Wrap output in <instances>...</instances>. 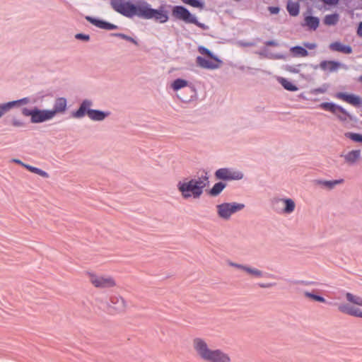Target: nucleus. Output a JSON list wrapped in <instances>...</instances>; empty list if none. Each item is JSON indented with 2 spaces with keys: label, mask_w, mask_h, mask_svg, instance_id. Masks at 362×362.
<instances>
[{
  "label": "nucleus",
  "mask_w": 362,
  "mask_h": 362,
  "mask_svg": "<svg viewBox=\"0 0 362 362\" xmlns=\"http://www.w3.org/2000/svg\"><path fill=\"white\" fill-rule=\"evenodd\" d=\"M110 5L114 11L127 18L137 16L144 19H154L160 23H166L169 18L168 12L163 7L152 8L151 4L145 1L134 4L129 0H111Z\"/></svg>",
  "instance_id": "nucleus-1"
},
{
  "label": "nucleus",
  "mask_w": 362,
  "mask_h": 362,
  "mask_svg": "<svg viewBox=\"0 0 362 362\" xmlns=\"http://www.w3.org/2000/svg\"><path fill=\"white\" fill-rule=\"evenodd\" d=\"M192 346L195 355L204 362H231L228 353L220 349H211L204 338L194 337Z\"/></svg>",
  "instance_id": "nucleus-2"
},
{
  "label": "nucleus",
  "mask_w": 362,
  "mask_h": 362,
  "mask_svg": "<svg viewBox=\"0 0 362 362\" xmlns=\"http://www.w3.org/2000/svg\"><path fill=\"white\" fill-rule=\"evenodd\" d=\"M208 180L209 177L206 174L194 178L186 177L177 182V189L183 199L193 198L197 199L203 194L204 189L209 183Z\"/></svg>",
  "instance_id": "nucleus-3"
},
{
  "label": "nucleus",
  "mask_w": 362,
  "mask_h": 362,
  "mask_svg": "<svg viewBox=\"0 0 362 362\" xmlns=\"http://www.w3.org/2000/svg\"><path fill=\"white\" fill-rule=\"evenodd\" d=\"M85 275L89 283L96 289H112L117 286L115 278L110 274H99L93 271H87Z\"/></svg>",
  "instance_id": "nucleus-4"
},
{
  "label": "nucleus",
  "mask_w": 362,
  "mask_h": 362,
  "mask_svg": "<svg viewBox=\"0 0 362 362\" xmlns=\"http://www.w3.org/2000/svg\"><path fill=\"white\" fill-rule=\"evenodd\" d=\"M345 297L349 303L338 304V310L344 314L362 318V298L349 292L345 293Z\"/></svg>",
  "instance_id": "nucleus-5"
},
{
  "label": "nucleus",
  "mask_w": 362,
  "mask_h": 362,
  "mask_svg": "<svg viewBox=\"0 0 362 362\" xmlns=\"http://www.w3.org/2000/svg\"><path fill=\"white\" fill-rule=\"evenodd\" d=\"M198 51L200 54L207 57V59L200 56L197 57L196 62L199 66L206 69L214 70L218 69L221 66L222 61L207 48L199 46Z\"/></svg>",
  "instance_id": "nucleus-6"
},
{
  "label": "nucleus",
  "mask_w": 362,
  "mask_h": 362,
  "mask_svg": "<svg viewBox=\"0 0 362 362\" xmlns=\"http://www.w3.org/2000/svg\"><path fill=\"white\" fill-rule=\"evenodd\" d=\"M92 105V103L89 100H84L78 110L73 113V116L76 118L83 117L85 115H87L90 119L95 121L103 120L107 116V113L102 112L100 110H95L90 109Z\"/></svg>",
  "instance_id": "nucleus-7"
},
{
  "label": "nucleus",
  "mask_w": 362,
  "mask_h": 362,
  "mask_svg": "<svg viewBox=\"0 0 362 362\" xmlns=\"http://www.w3.org/2000/svg\"><path fill=\"white\" fill-rule=\"evenodd\" d=\"M173 16L187 23H192L202 28V30H209V26L204 23H199L197 18L191 14V13L185 7L176 6L173 8Z\"/></svg>",
  "instance_id": "nucleus-8"
},
{
  "label": "nucleus",
  "mask_w": 362,
  "mask_h": 362,
  "mask_svg": "<svg viewBox=\"0 0 362 362\" xmlns=\"http://www.w3.org/2000/svg\"><path fill=\"white\" fill-rule=\"evenodd\" d=\"M22 113L25 116L30 117L33 123L43 122L54 117V113L48 110H41L37 108L33 110L24 108L22 110Z\"/></svg>",
  "instance_id": "nucleus-9"
},
{
  "label": "nucleus",
  "mask_w": 362,
  "mask_h": 362,
  "mask_svg": "<svg viewBox=\"0 0 362 362\" xmlns=\"http://www.w3.org/2000/svg\"><path fill=\"white\" fill-rule=\"evenodd\" d=\"M320 107L332 112L341 122H346L351 119L350 114L345 109L333 103H322L320 105Z\"/></svg>",
  "instance_id": "nucleus-10"
},
{
  "label": "nucleus",
  "mask_w": 362,
  "mask_h": 362,
  "mask_svg": "<svg viewBox=\"0 0 362 362\" xmlns=\"http://www.w3.org/2000/svg\"><path fill=\"white\" fill-rule=\"evenodd\" d=\"M244 207L243 204L224 203L217 206V211L220 217L228 219L233 214L242 210Z\"/></svg>",
  "instance_id": "nucleus-11"
},
{
  "label": "nucleus",
  "mask_w": 362,
  "mask_h": 362,
  "mask_svg": "<svg viewBox=\"0 0 362 362\" xmlns=\"http://www.w3.org/2000/svg\"><path fill=\"white\" fill-rule=\"evenodd\" d=\"M127 308L126 300L119 296H112L108 304V309L111 313L116 314L124 312Z\"/></svg>",
  "instance_id": "nucleus-12"
},
{
  "label": "nucleus",
  "mask_w": 362,
  "mask_h": 362,
  "mask_svg": "<svg viewBox=\"0 0 362 362\" xmlns=\"http://www.w3.org/2000/svg\"><path fill=\"white\" fill-rule=\"evenodd\" d=\"M334 97L354 107L362 105L361 98L354 94L339 92L334 95Z\"/></svg>",
  "instance_id": "nucleus-13"
},
{
  "label": "nucleus",
  "mask_w": 362,
  "mask_h": 362,
  "mask_svg": "<svg viewBox=\"0 0 362 362\" xmlns=\"http://www.w3.org/2000/svg\"><path fill=\"white\" fill-rule=\"evenodd\" d=\"M216 176L221 180H240L243 174L239 171H232L227 168H221L216 172Z\"/></svg>",
  "instance_id": "nucleus-14"
},
{
  "label": "nucleus",
  "mask_w": 362,
  "mask_h": 362,
  "mask_svg": "<svg viewBox=\"0 0 362 362\" xmlns=\"http://www.w3.org/2000/svg\"><path fill=\"white\" fill-rule=\"evenodd\" d=\"M86 20L88 21H89L90 23H91L93 25H95L96 27L102 28V29L110 30H115L117 28V25H115L114 24H112V23L101 21V20L95 19V18H93L90 16H87Z\"/></svg>",
  "instance_id": "nucleus-15"
},
{
  "label": "nucleus",
  "mask_w": 362,
  "mask_h": 362,
  "mask_svg": "<svg viewBox=\"0 0 362 362\" xmlns=\"http://www.w3.org/2000/svg\"><path fill=\"white\" fill-rule=\"evenodd\" d=\"M281 202L284 204L282 212L285 214H291L295 210L296 204L291 199H276L274 201V205Z\"/></svg>",
  "instance_id": "nucleus-16"
},
{
  "label": "nucleus",
  "mask_w": 362,
  "mask_h": 362,
  "mask_svg": "<svg viewBox=\"0 0 362 362\" xmlns=\"http://www.w3.org/2000/svg\"><path fill=\"white\" fill-rule=\"evenodd\" d=\"M341 64L339 62L335 61H322L320 64V67L324 70L329 72H334L337 71Z\"/></svg>",
  "instance_id": "nucleus-17"
},
{
  "label": "nucleus",
  "mask_w": 362,
  "mask_h": 362,
  "mask_svg": "<svg viewBox=\"0 0 362 362\" xmlns=\"http://www.w3.org/2000/svg\"><path fill=\"white\" fill-rule=\"evenodd\" d=\"M66 109V100L64 98H59L55 100L53 110L51 112L54 113V117L57 113H62Z\"/></svg>",
  "instance_id": "nucleus-18"
},
{
  "label": "nucleus",
  "mask_w": 362,
  "mask_h": 362,
  "mask_svg": "<svg viewBox=\"0 0 362 362\" xmlns=\"http://www.w3.org/2000/svg\"><path fill=\"white\" fill-rule=\"evenodd\" d=\"M329 48L333 51L339 52L344 54H351L352 52V49L350 46L344 45L339 42L332 43L329 45Z\"/></svg>",
  "instance_id": "nucleus-19"
},
{
  "label": "nucleus",
  "mask_w": 362,
  "mask_h": 362,
  "mask_svg": "<svg viewBox=\"0 0 362 362\" xmlns=\"http://www.w3.org/2000/svg\"><path fill=\"white\" fill-rule=\"evenodd\" d=\"M361 158L360 150H353L347 153L344 156L345 161L348 163L353 164L358 160Z\"/></svg>",
  "instance_id": "nucleus-20"
},
{
  "label": "nucleus",
  "mask_w": 362,
  "mask_h": 362,
  "mask_svg": "<svg viewBox=\"0 0 362 362\" xmlns=\"http://www.w3.org/2000/svg\"><path fill=\"white\" fill-rule=\"evenodd\" d=\"M290 51L295 57H305L308 55V51L300 46L293 47L291 48Z\"/></svg>",
  "instance_id": "nucleus-21"
},
{
  "label": "nucleus",
  "mask_w": 362,
  "mask_h": 362,
  "mask_svg": "<svg viewBox=\"0 0 362 362\" xmlns=\"http://www.w3.org/2000/svg\"><path fill=\"white\" fill-rule=\"evenodd\" d=\"M187 86L188 81L182 78H177L171 84V87L175 91H177L178 90L183 88Z\"/></svg>",
  "instance_id": "nucleus-22"
},
{
  "label": "nucleus",
  "mask_w": 362,
  "mask_h": 362,
  "mask_svg": "<svg viewBox=\"0 0 362 362\" xmlns=\"http://www.w3.org/2000/svg\"><path fill=\"white\" fill-rule=\"evenodd\" d=\"M278 81L281 86L288 90L296 91L298 90V88L286 78H279Z\"/></svg>",
  "instance_id": "nucleus-23"
},
{
  "label": "nucleus",
  "mask_w": 362,
  "mask_h": 362,
  "mask_svg": "<svg viewBox=\"0 0 362 362\" xmlns=\"http://www.w3.org/2000/svg\"><path fill=\"white\" fill-rule=\"evenodd\" d=\"M305 25L313 30H315L319 25V20L316 17L307 16L305 18Z\"/></svg>",
  "instance_id": "nucleus-24"
},
{
  "label": "nucleus",
  "mask_w": 362,
  "mask_h": 362,
  "mask_svg": "<svg viewBox=\"0 0 362 362\" xmlns=\"http://www.w3.org/2000/svg\"><path fill=\"white\" fill-rule=\"evenodd\" d=\"M287 10L291 16H296L299 13V5L298 3L289 1L287 4Z\"/></svg>",
  "instance_id": "nucleus-25"
},
{
  "label": "nucleus",
  "mask_w": 362,
  "mask_h": 362,
  "mask_svg": "<svg viewBox=\"0 0 362 362\" xmlns=\"http://www.w3.org/2000/svg\"><path fill=\"white\" fill-rule=\"evenodd\" d=\"M245 272L252 277L260 278L263 276V272L261 270L249 266H247Z\"/></svg>",
  "instance_id": "nucleus-26"
},
{
  "label": "nucleus",
  "mask_w": 362,
  "mask_h": 362,
  "mask_svg": "<svg viewBox=\"0 0 362 362\" xmlns=\"http://www.w3.org/2000/svg\"><path fill=\"white\" fill-rule=\"evenodd\" d=\"M23 167L25 168L29 171L34 173L35 174H37L43 177H48V174L42 170L40 168L29 165H23Z\"/></svg>",
  "instance_id": "nucleus-27"
},
{
  "label": "nucleus",
  "mask_w": 362,
  "mask_h": 362,
  "mask_svg": "<svg viewBox=\"0 0 362 362\" xmlns=\"http://www.w3.org/2000/svg\"><path fill=\"white\" fill-rule=\"evenodd\" d=\"M16 105V102H8L0 105V117Z\"/></svg>",
  "instance_id": "nucleus-28"
},
{
  "label": "nucleus",
  "mask_w": 362,
  "mask_h": 362,
  "mask_svg": "<svg viewBox=\"0 0 362 362\" xmlns=\"http://www.w3.org/2000/svg\"><path fill=\"white\" fill-rule=\"evenodd\" d=\"M226 187L222 182L216 183L210 191V194L213 196L218 195Z\"/></svg>",
  "instance_id": "nucleus-29"
},
{
  "label": "nucleus",
  "mask_w": 362,
  "mask_h": 362,
  "mask_svg": "<svg viewBox=\"0 0 362 362\" xmlns=\"http://www.w3.org/2000/svg\"><path fill=\"white\" fill-rule=\"evenodd\" d=\"M343 182H344V180L340 179V180H332V181H318V183L322 185H324L329 189H332L337 185L341 184Z\"/></svg>",
  "instance_id": "nucleus-30"
},
{
  "label": "nucleus",
  "mask_w": 362,
  "mask_h": 362,
  "mask_svg": "<svg viewBox=\"0 0 362 362\" xmlns=\"http://www.w3.org/2000/svg\"><path fill=\"white\" fill-rule=\"evenodd\" d=\"M339 20L338 15L337 14H332V15H327L325 16L324 22L326 25H334L337 23Z\"/></svg>",
  "instance_id": "nucleus-31"
},
{
  "label": "nucleus",
  "mask_w": 362,
  "mask_h": 362,
  "mask_svg": "<svg viewBox=\"0 0 362 362\" xmlns=\"http://www.w3.org/2000/svg\"><path fill=\"white\" fill-rule=\"evenodd\" d=\"M304 295L305 297L308 298H310L313 300H315V301H318V302H320V303H325L326 302V300L322 297V296H317V295H315V294H313V293H311L310 292H305L304 293Z\"/></svg>",
  "instance_id": "nucleus-32"
},
{
  "label": "nucleus",
  "mask_w": 362,
  "mask_h": 362,
  "mask_svg": "<svg viewBox=\"0 0 362 362\" xmlns=\"http://www.w3.org/2000/svg\"><path fill=\"white\" fill-rule=\"evenodd\" d=\"M182 1L194 8H203L204 7V4L199 0H182Z\"/></svg>",
  "instance_id": "nucleus-33"
},
{
  "label": "nucleus",
  "mask_w": 362,
  "mask_h": 362,
  "mask_svg": "<svg viewBox=\"0 0 362 362\" xmlns=\"http://www.w3.org/2000/svg\"><path fill=\"white\" fill-rule=\"evenodd\" d=\"M345 136L356 142H362V135L357 133L348 132Z\"/></svg>",
  "instance_id": "nucleus-34"
},
{
  "label": "nucleus",
  "mask_w": 362,
  "mask_h": 362,
  "mask_svg": "<svg viewBox=\"0 0 362 362\" xmlns=\"http://www.w3.org/2000/svg\"><path fill=\"white\" fill-rule=\"evenodd\" d=\"M228 264H229L230 266L235 267V268H237L238 269H240V270H243L244 272L245 271V269L247 267V265L236 264V263H234V262H229Z\"/></svg>",
  "instance_id": "nucleus-35"
},
{
  "label": "nucleus",
  "mask_w": 362,
  "mask_h": 362,
  "mask_svg": "<svg viewBox=\"0 0 362 362\" xmlns=\"http://www.w3.org/2000/svg\"><path fill=\"white\" fill-rule=\"evenodd\" d=\"M12 124L14 126V127H23V122L19 119H13L12 120Z\"/></svg>",
  "instance_id": "nucleus-36"
},
{
  "label": "nucleus",
  "mask_w": 362,
  "mask_h": 362,
  "mask_svg": "<svg viewBox=\"0 0 362 362\" xmlns=\"http://www.w3.org/2000/svg\"><path fill=\"white\" fill-rule=\"evenodd\" d=\"M303 45L305 46V47H306L309 49H314L317 47L315 43H310V42H304Z\"/></svg>",
  "instance_id": "nucleus-37"
},
{
  "label": "nucleus",
  "mask_w": 362,
  "mask_h": 362,
  "mask_svg": "<svg viewBox=\"0 0 362 362\" xmlns=\"http://www.w3.org/2000/svg\"><path fill=\"white\" fill-rule=\"evenodd\" d=\"M76 38L88 41L89 40V35L79 33L76 35Z\"/></svg>",
  "instance_id": "nucleus-38"
},
{
  "label": "nucleus",
  "mask_w": 362,
  "mask_h": 362,
  "mask_svg": "<svg viewBox=\"0 0 362 362\" xmlns=\"http://www.w3.org/2000/svg\"><path fill=\"white\" fill-rule=\"evenodd\" d=\"M325 4L329 5H334L337 4L339 0H322Z\"/></svg>",
  "instance_id": "nucleus-39"
},
{
  "label": "nucleus",
  "mask_w": 362,
  "mask_h": 362,
  "mask_svg": "<svg viewBox=\"0 0 362 362\" xmlns=\"http://www.w3.org/2000/svg\"><path fill=\"white\" fill-rule=\"evenodd\" d=\"M269 11L273 14H276L279 11V8L278 7H269Z\"/></svg>",
  "instance_id": "nucleus-40"
},
{
  "label": "nucleus",
  "mask_w": 362,
  "mask_h": 362,
  "mask_svg": "<svg viewBox=\"0 0 362 362\" xmlns=\"http://www.w3.org/2000/svg\"><path fill=\"white\" fill-rule=\"evenodd\" d=\"M265 45L267 46H277L278 43L275 41L271 40V41H267L265 42Z\"/></svg>",
  "instance_id": "nucleus-41"
},
{
  "label": "nucleus",
  "mask_w": 362,
  "mask_h": 362,
  "mask_svg": "<svg viewBox=\"0 0 362 362\" xmlns=\"http://www.w3.org/2000/svg\"><path fill=\"white\" fill-rule=\"evenodd\" d=\"M15 102H16V104H20V103L25 104L28 102V99L25 98L21 100H16Z\"/></svg>",
  "instance_id": "nucleus-42"
},
{
  "label": "nucleus",
  "mask_w": 362,
  "mask_h": 362,
  "mask_svg": "<svg viewBox=\"0 0 362 362\" xmlns=\"http://www.w3.org/2000/svg\"><path fill=\"white\" fill-rule=\"evenodd\" d=\"M357 33L359 36L362 37V22L360 23V24L358 27Z\"/></svg>",
  "instance_id": "nucleus-43"
},
{
  "label": "nucleus",
  "mask_w": 362,
  "mask_h": 362,
  "mask_svg": "<svg viewBox=\"0 0 362 362\" xmlns=\"http://www.w3.org/2000/svg\"><path fill=\"white\" fill-rule=\"evenodd\" d=\"M316 93H323L326 91V88H317L315 89V90Z\"/></svg>",
  "instance_id": "nucleus-44"
},
{
  "label": "nucleus",
  "mask_w": 362,
  "mask_h": 362,
  "mask_svg": "<svg viewBox=\"0 0 362 362\" xmlns=\"http://www.w3.org/2000/svg\"><path fill=\"white\" fill-rule=\"evenodd\" d=\"M259 286L261 287V288H269L272 286V284H259Z\"/></svg>",
  "instance_id": "nucleus-45"
},
{
  "label": "nucleus",
  "mask_w": 362,
  "mask_h": 362,
  "mask_svg": "<svg viewBox=\"0 0 362 362\" xmlns=\"http://www.w3.org/2000/svg\"><path fill=\"white\" fill-rule=\"evenodd\" d=\"M13 162L16 163H18L22 166H23V165H25V163H23L21 160H18V159H13L12 160Z\"/></svg>",
  "instance_id": "nucleus-46"
},
{
  "label": "nucleus",
  "mask_w": 362,
  "mask_h": 362,
  "mask_svg": "<svg viewBox=\"0 0 362 362\" xmlns=\"http://www.w3.org/2000/svg\"><path fill=\"white\" fill-rule=\"evenodd\" d=\"M359 81L362 83V75L359 77Z\"/></svg>",
  "instance_id": "nucleus-47"
},
{
  "label": "nucleus",
  "mask_w": 362,
  "mask_h": 362,
  "mask_svg": "<svg viewBox=\"0 0 362 362\" xmlns=\"http://www.w3.org/2000/svg\"><path fill=\"white\" fill-rule=\"evenodd\" d=\"M121 36H122V37H124H124H126L124 36V35H121Z\"/></svg>",
  "instance_id": "nucleus-48"
}]
</instances>
